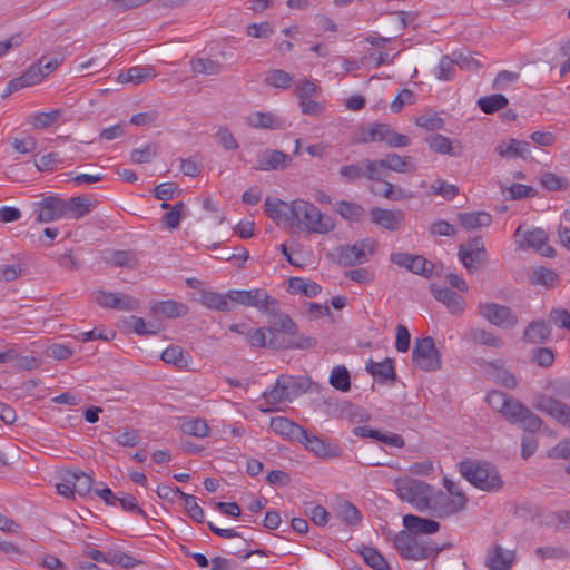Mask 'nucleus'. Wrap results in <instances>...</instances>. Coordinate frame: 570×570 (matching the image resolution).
<instances>
[{"label": "nucleus", "instance_id": "obj_6", "mask_svg": "<svg viewBox=\"0 0 570 570\" xmlns=\"http://www.w3.org/2000/svg\"><path fill=\"white\" fill-rule=\"evenodd\" d=\"M468 499L465 494H458L452 498L449 493L440 489L431 487V492L428 500L426 511L435 518H449L466 507Z\"/></svg>", "mask_w": 570, "mask_h": 570}, {"label": "nucleus", "instance_id": "obj_60", "mask_svg": "<svg viewBox=\"0 0 570 570\" xmlns=\"http://www.w3.org/2000/svg\"><path fill=\"white\" fill-rule=\"evenodd\" d=\"M128 325L138 335H153L159 332L158 325L146 322L142 317L138 316H130Z\"/></svg>", "mask_w": 570, "mask_h": 570}, {"label": "nucleus", "instance_id": "obj_42", "mask_svg": "<svg viewBox=\"0 0 570 570\" xmlns=\"http://www.w3.org/2000/svg\"><path fill=\"white\" fill-rule=\"evenodd\" d=\"M364 562L373 570H391L385 558L373 547L362 546L358 549Z\"/></svg>", "mask_w": 570, "mask_h": 570}, {"label": "nucleus", "instance_id": "obj_18", "mask_svg": "<svg viewBox=\"0 0 570 570\" xmlns=\"http://www.w3.org/2000/svg\"><path fill=\"white\" fill-rule=\"evenodd\" d=\"M459 256L462 264L469 269H476L487 262L488 255L483 239L474 237L465 245L460 246Z\"/></svg>", "mask_w": 570, "mask_h": 570}, {"label": "nucleus", "instance_id": "obj_30", "mask_svg": "<svg viewBox=\"0 0 570 570\" xmlns=\"http://www.w3.org/2000/svg\"><path fill=\"white\" fill-rule=\"evenodd\" d=\"M383 159L386 169L391 171L409 174L414 173L417 169V165L411 156H401L395 153H390L386 154Z\"/></svg>", "mask_w": 570, "mask_h": 570}, {"label": "nucleus", "instance_id": "obj_48", "mask_svg": "<svg viewBox=\"0 0 570 570\" xmlns=\"http://www.w3.org/2000/svg\"><path fill=\"white\" fill-rule=\"evenodd\" d=\"M539 183L549 191H562L569 188V181L566 177L558 176L551 171L543 173L539 178Z\"/></svg>", "mask_w": 570, "mask_h": 570}, {"label": "nucleus", "instance_id": "obj_55", "mask_svg": "<svg viewBox=\"0 0 570 570\" xmlns=\"http://www.w3.org/2000/svg\"><path fill=\"white\" fill-rule=\"evenodd\" d=\"M107 564L119 566L124 569H132L136 566L141 564V561L122 551L110 550L108 551Z\"/></svg>", "mask_w": 570, "mask_h": 570}, {"label": "nucleus", "instance_id": "obj_5", "mask_svg": "<svg viewBox=\"0 0 570 570\" xmlns=\"http://www.w3.org/2000/svg\"><path fill=\"white\" fill-rule=\"evenodd\" d=\"M394 548L407 560H425L436 556L441 549L430 541L423 540L407 530L399 532L393 539Z\"/></svg>", "mask_w": 570, "mask_h": 570}, {"label": "nucleus", "instance_id": "obj_8", "mask_svg": "<svg viewBox=\"0 0 570 570\" xmlns=\"http://www.w3.org/2000/svg\"><path fill=\"white\" fill-rule=\"evenodd\" d=\"M413 365L424 372H434L441 368V354L430 336L416 338L412 351Z\"/></svg>", "mask_w": 570, "mask_h": 570}, {"label": "nucleus", "instance_id": "obj_38", "mask_svg": "<svg viewBox=\"0 0 570 570\" xmlns=\"http://www.w3.org/2000/svg\"><path fill=\"white\" fill-rule=\"evenodd\" d=\"M465 338L472 343L499 348L503 341L492 332L480 327H472L465 333Z\"/></svg>", "mask_w": 570, "mask_h": 570}, {"label": "nucleus", "instance_id": "obj_4", "mask_svg": "<svg viewBox=\"0 0 570 570\" xmlns=\"http://www.w3.org/2000/svg\"><path fill=\"white\" fill-rule=\"evenodd\" d=\"M304 392L305 387L298 379L281 375L271 390L263 392L262 395L268 406L261 405L259 411L263 413L277 411L279 404L292 402Z\"/></svg>", "mask_w": 570, "mask_h": 570}, {"label": "nucleus", "instance_id": "obj_36", "mask_svg": "<svg viewBox=\"0 0 570 570\" xmlns=\"http://www.w3.org/2000/svg\"><path fill=\"white\" fill-rule=\"evenodd\" d=\"M366 371L376 380L381 382L394 381L395 372L393 366V361L391 358H385L383 362H374L370 360L366 363Z\"/></svg>", "mask_w": 570, "mask_h": 570}, {"label": "nucleus", "instance_id": "obj_52", "mask_svg": "<svg viewBox=\"0 0 570 570\" xmlns=\"http://www.w3.org/2000/svg\"><path fill=\"white\" fill-rule=\"evenodd\" d=\"M431 150L442 155L458 156L452 146V140L443 135H434L426 139Z\"/></svg>", "mask_w": 570, "mask_h": 570}, {"label": "nucleus", "instance_id": "obj_49", "mask_svg": "<svg viewBox=\"0 0 570 570\" xmlns=\"http://www.w3.org/2000/svg\"><path fill=\"white\" fill-rule=\"evenodd\" d=\"M490 375L494 382L507 389L514 390L518 386V379L503 366L492 364Z\"/></svg>", "mask_w": 570, "mask_h": 570}, {"label": "nucleus", "instance_id": "obj_26", "mask_svg": "<svg viewBox=\"0 0 570 570\" xmlns=\"http://www.w3.org/2000/svg\"><path fill=\"white\" fill-rule=\"evenodd\" d=\"M42 72V68H39L38 66L30 67L24 73H22V76L9 81L7 91L2 96L7 97L8 95L24 87L39 83L45 78Z\"/></svg>", "mask_w": 570, "mask_h": 570}, {"label": "nucleus", "instance_id": "obj_11", "mask_svg": "<svg viewBox=\"0 0 570 570\" xmlns=\"http://www.w3.org/2000/svg\"><path fill=\"white\" fill-rule=\"evenodd\" d=\"M229 298L232 299V308L234 304H238L246 307H255L262 314L264 312H273L274 309L275 298L268 295L263 288L229 291Z\"/></svg>", "mask_w": 570, "mask_h": 570}, {"label": "nucleus", "instance_id": "obj_24", "mask_svg": "<svg viewBox=\"0 0 570 570\" xmlns=\"http://www.w3.org/2000/svg\"><path fill=\"white\" fill-rule=\"evenodd\" d=\"M247 126L255 129L277 130L283 127L281 118L271 111H254L246 116Z\"/></svg>", "mask_w": 570, "mask_h": 570}, {"label": "nucleus", "instance_id": "obj_27", "mask_svg": "<svg viewBox=\"0 0 570 570\" xmlns=\"http://www.w3.org/2000/svg\"><path fill=\"white\" fill-rule=\"evenodd\" d=\"M403 525L413 534H433L439 531L440 523L432 520L426 519L413 514H407L403 517Z\"/></svg>", "mask_w": 570, "mask_h": 570}, {"label": "nucleus", "instance_id": "obj_1", "mask_svg": "<svg viewBox=\"0 0 570 570\" xmlns=\"http://www.w3.org/2000/svg\"><path fill=\"white\" fill-rule=\"evenodd\" d=\"M268 317L267 333L269 335V347L274 350L299 348L307 350L316 344L309 336H298L297 326L287 315L279 312L278 301L274 299L273 312H264Z\"/></svg>", "mask_w": 570, "mask_h": 570}, {"label": "nucleus", "instance_id": "obj_54", "mask_svg": "<svg viewBox=\"0 0 570 570\" xmlns=\"http://www.w3.org/2000/svg\"><path fill=\"white\" fill-rule=\"evenodd\" d=\"M180 431L186 435L205 438L209 433V426L207 425L205 420L193 419L183 422L180 424Z\"/></svg>", "mask_w": 570, "mask_h": 570}, {"label": "nucleus", "instance_id": "obj_14", "mask_svg": "<svg viewBox=\"0 0 570 570\" xmlns=\"http://www.w3.org/2000/svg\"><path fill=\"white\" fill-rule=\"evenodd\" d=\"M505 419L512 424H517L522 430L531 433L539 431L543 423L540 416L533 413L519 400H515L509 405Z\"/></svg>", "mask_w": 570, "mask_h": 570}, {"label": "nucleus", "instance_id": "obj_2", "mask_svg": "<svg viewBox=\"0 0 570 570\" xmlns=\"http://www.w3.org/2000/svg\"><path fill=\"white\" fill-rule=\"evenodd\" d=\"M294 218L292 227L303 229L312 234H328L335 228L331 216L322 214L311 202L302 198L293 200Z\"/></svg>", "mask_w": 570, "mask_h": 570}, {"label": "nucleus", "instance_id": "obj_45", "mask_svg": "<svg viewBox=\"0 0 570 570\" xmlns=\"http://www.w3.org/2000/svg\"><path fill=\"white\" fill-rule=\"evenodd\" d=\"M476 104L484 114L491 115L505 108L509 100L501 94H494L481 97Z\"/></svg>", "mask_w": 570, "mask_h": 570}, {"label": "nucleus", "instance_id": "obj_29", "mask_svg": "<svg viewBox=\"0 0 570 570\" xmlns=\"http://www.w3.org/2000/svg\"><path fill=\"white\" fill-rule=\"evenodd\" d=\"M431 292L435 299L443 303L450 313L461 314L464 309V301L455 292L449 288H441L435 285L431 286Z\"/></svg>", "mask_w": 570, "mask_h": 570}, {"label": "nucleus", "instance_id": "obj_23", "mask_svg": "<svg viewBox=\"0 0 570 570\" xmlns=\"http://www.w3.org/2000/svg\"><path fill=\"white\" fill-rule=\"evenodd\" d=\"M515 560V552L513 550L504 549L495 544L487 556V567L490 570H510Z\"/></svg>", "mask_w": 570, "mask_h": 570}, {"label": "nucleus", "instance_id": "obj_20", "mask_svg": "<svg viewBox=\"0 0 570 570\" xmlns=\"http://www.w3.org/2000/svg\"><path fill=\"white\" fill-rule=\"evenodd\" d=\"M292 163L291 157L281 151L274 149H267L257 156L256 170L271 171V170H284Z\"/></svg>", "mask_w": 570, "mask_h": 570}, {"label": "nucleus", "instance_id": "obj_3", "mask_svg": "<svg viewBox=\"0 0 570 570\" xmlns=\"http://www.w3.org/2000/svg\"><path fill=\"white\" fill-rule=\"evenodd\" d=\"M460 473L475 488L497 492L503 487L499 471L488 462L465 460L460 463Z\"/></svg>", "mask_w": 570, "mask_h": 570}, {"label": "nucleus", "instance_id": "obj_25", "mask_svg": "<svg viewBox=\"0 0 570 570\" xmlns=\"http://www.w3.org/2000/svg\"><path fill=\"white\" fill-rule=\"evenodd\" d=\"M495 153L502 158L511 159L520 157L527 159L530 157V145L524 140L510 139L508 141L500 142L495 147Z\"/></svg>", "mask_w": 570, "mask_h": 570}, {"label": "nucleus", "instance_id": "obj_31", "mask_svg": "<svg viewBox=\"0 0 570 570\" xmlns=\"http://www.w3.org/2000/svg\"><path fill=\"white\" fill-rule=\"evenodd\" d=\"M199 302L207 308L228 312L232 309V299L229 298V292L220 294L210 291H204L200 293Z\"/></svg>", "mask_w": 570, "mask_h": 570}, {"label": "nucleus", "instance_id": "obj_61", "mask_svg": "<svg viewBox=\"0 0 570 570\" xmlns=\"http://www.w3.org/2000/svg\"><path fill=\"white\" fill-rule=\"evenodd\" d=\"M365 159L356 164L346 165L340 168V175L347 183H354L361 178H365Z\"/></svg>", "mask_w": 570, "mask_h": 570}, {"label": "nucleus", "instance_id": "obj_59", "mask_svg": "<svg viewBox=\"0 0 570 570\" xmlns=\"http://www.w3.org/2000/svg\"><path fill=\"white\" fill-rule=\"evenodd\" d=\"M381 183H382V189L373 191L381 197H384V198L391 199V200H401V199H406V198L412 197L411 194H407L400 186L393 185L386 180H383Z\"/></svg>", "mask_w": 570, "mask_h": 570}, {"label": "nucleus", "instance_id": "obj_22", "mask_svg": "<svg viewBox=\"0 0 570 570\" xmlns=\"http://www.w3.org/2000/svg\"><path fill=\"white\" fill-rule=\"evenodd\" d=\"M269 428L275 434L282 436L285 440L294 442H298L305 430L299 424L283 416L271 419Z\"/></svg>", "mask_w": 570, "mask_h": 570}, {"label": "nucleus", "instance_id": "obj_37", "mask_svg": "<svg viewBox=\"0 0 570 570\" xmlns=\"http://www.w3.org/2000/svg\"><path fill=\"white\" fill-rule=\"evenodd\" d=\"M335 515L346 525L354 527L361 523V511L348 501L337 502L334 507Z\"/></svg>", "mask_w": 570, "mask_h": 570}, {"label": "nucleus", "instance_id": "obj_16", "mask_svg": "<svg viewBox=\"0 0 570 570\" xmlns=\"http://www.w3.org/2000/svg\"><path fill=\"white\" fill-rule=\"evenodd\" d=\"M94 301L102 308H112L125 312L136 311L139 307V301L125 293L97 291L94 293Z\"/></svg>", "mask_w": 570, "mask_h": 570}, {"label": "nucleus", "instance_id": "obj_56", "mask_svg": "<svg viewBox=\"0 0 570 570\" xmlns=\"http://www.w3.org/2000/svg\"><path fill=\"white\" fill-rule=\"evenodd\" d=\"M158 155V146L156 144H148L142 147L136 148L130 153V159L135 164H147L153 161Z\"/></svg>", "mask_w": 570, "mask_h": 570}, {"label": "nucleus", "instance_id": "obj_46", "mask_svg": "<svg viewBox=\"0 0 570 570\" xmlns=\"http://www.w3.org/2000/svg\"><path fill=\"white\" fill-rule=\"evenodd\" d=\"M264 82L268 87L287 89L293 82V76L281 69H272L267 71Z\"/></svg>", "mask_w": 570, "mask_h": 570}, {"label": "nucleus", "instance_id": "obj_63", "mask_svg": "<svg viewBox=\"0 0 570 570\" xmlns=\"http://www.w3.org/2000/svg\"><path fill=\"white\" fill-rule=\"evenodd\" d=\"M414 124L417 127L435 131L444 127V120L436 114H424L415 117Z\"/></svg>", "mask_w": 570, "mask_h": 570}, {"label": "nucleus", "instance_id": "obj_39", "mask_svg": "<svg viewBox=\"0 0 570 570\" xmlns=\"http://www.w3.org/2000/svg\"><path fill=\"white\" fill-rule=\"evenodd\" d=\"M458 220L465 229L488 227L492 223V216L487 212H471L458 214Z\"/></svg>", "mask_w": 570, "mask_h": 570}, {"label": "nucleus", "instance_id": "obj_51", "mask_svg": "<svg viewBox=\"0 0 570 570\" xmlns=\"http://www.w3.org/2000/svg\"><path fill=\"white\" fill-rule=\"evenodd\" d=\"M336 210L343 218L353 222H360L365 213L361 205L346 200L338 202Z\"/></svg>", "mask_w": 570, "mask_h": 570}, {"label": "nucleus", "instance_id": "obj_9", "mask_svg": "<svg viewBox=\"0 0 570 570\" xmlns=\"http://www.w3.org/2000/svg\"><path fill=\"white\" fill-rule=\"evenodd\" d=\"M377 242L373 238H365L353 245H344L338 248V263L344 266L363 264L375 253Z\"/></svg>", "mask_w": 570, "mask_h": 570}, {"label": "nucleus", "instance_id": "obj_32", "mask_svg": "<svg viewBox=\"0 0 570 570\" xmlns=\"http://www.w3.org/2000/svg\"><path fill=\"white\" fill-rule=\"evenodd\" d=\"M155 77L156 72L154 68L135 66L129 68L126 72L119 73V76L117 77V81L119 83L140 85Z\"/></svg>", "mask_w": 570, "mask_h": 570}, {"label": "nucleus", "instance_id": "obj_34", "mask_svg": "<svg viewBox=\"0 0 570 570\" xmlns=\"http://www.w3.org/2000/svg\"><path fill=\"white\" fill-rule=\"evenodd\" d=\"M322 291L316 282L304 277H291L288 279V292L292 294H301L306 297H315Z\"/></svg>", "mask_w": 570, "mask_h": 570}, {"label": "nucleus", "instance_id": "obj_41", "mask_svg": "<svg viewBox=\"0 0 570 570\" xmlns=\"http://www.w3.org/2000/svg\"><path fill=\"white\" fill-rule=\"evenodd\" d=\"M90 199L85 196H76L65 200V216L80 218L90 212Z\"/></svg>", "mask_w": 570, "mask_h": 570}, {"label": "nucleus", "instance_id": "obj_64", "mask_svg": "<svg viewBox=\"0 0 570 570\" xmlns=\"http://www.w3.org/2000/svg\"><path fill=\"white\" fill-rule=\"evenodd\" d=\"M180 498L184 500L185 509L189 518L199 523L204 522V511L197 504L196 498L185 492H180Z\"/></svg>", "mask_w": 570, "mask_h": 570}, {"label": "nucleus", "instance_id": "obj_15", "mask_svg": "<svg viewBox=\"0 0 570 570\" xmlns=\"http://www.w3.org/2000/svg\"><path fill=\"white\" fill-rule=\"evenodd\" d=\"M514 237L518 238L517 242L520 249L532 248L543 256H554V249L547 245L548 235L541 228L523 232L520 225L514 233Z\"/></svg>", "mask_w": 570, "mask_h": 570}, {"label": "nucleus", "instance_id": "obj_28", "mask_svg": "<svg viewBox=\"0 0 570 570\" xmlns=\"http://www.w3.org/2000/svg\"><path fill=\"white\" fill-rule=\"evenodd\" d=\"M551 335V328L547 321L535 320L532 321L523 332V340L531 344H543Z\"/></svg>", "mask_w": 570, "mask_h": 570}, {"label": "nucleus", "instance_id": "obj_35", "mask_svg": "<svg viewBox=\"0 0 570 570\" xmlns=\"http://www.w3.org/2000/svg\"><path fill=\"white\" fill-rule=\"evenodd\" d=\"M161 360L178 370H188L190 355L178 345H170L161 353Z\"/></svg>", "mask_w": 570, "mask_h": 570}, {"label": "nucleus", "instance_id": "obj_50", "mask_svg": "<svg viewBox=\"0 0 570 570\" xmlns=\"http://www.w3.org/2000/svg\"><path fill=\"white\" fill-rule=\"evenodd\" d=\"M330 384L341 391L347 392L351 389L350 373L345 366H335L330 375Z\"/></svg>", "mask_w": 570, "mask_h": 570}, {"label": "nucleus", "instance_id": "obj_57", "mask_svg": "<svg viewBox=\"0 0 570 570\" xmlns=\"http://www.w3.org/2000/svg\"><path fill=\"white\" fill-rule=\"evenodd\" d=\"M515 400L512 397L507 396L504 393L500 391H491L487 395V402L488 404L500 412L504 417L505 413H508V407L510 404H512Z\"/></svg>", "mask_w": 570, "mask_h": 570}, {"label": "nucleus", "instance_id": "obj_33", "mask_svg": "<svg viewBox=\"0 0 570 570\" xmlns=\"http://www.w3.org/2000/svg\"><path fill=\"white\" fill-rule=\"evenodd\" d=\"M186 305L178 303L176 301H160L155 302L150 306V312L154 315L164 316L167 318H176L179 316H184L187 314Z\"/></svg>", "mask_w": 570, "mask_h": 570}, {"label": "nucleus", "instance_id": "obj_10", "mask_svg": "<svg viewBox=\"0 0 570 570\" xmlns=\"http://www.w3.org/2000/svg\"><path fill=\"white\" fill-rule=\"evenodd\" d=\"M298 443L302 444L306 451L322 460L337 459L343 455V449L338 443L331 442L327 439L311 433L306 429L303 435H301Z\"/></svg>", "mask_w": 570, "mask_h": 570}, {"label": "nucleus", "instance_id": "obj_44", "mask_svg": "<svg viewBox=\"0 0 570 570\" xmlns=\"http://www.w3.org/2000/svg\"><path fill=\"white\" fill-rule=\"evenodd\" d=\"M61 115V109H55L49 112H35L28 117V124L36 129H46L56 124Z\"/></svg>", "mask_w": 570, "mask_h": 570}, {"label": "nucleus", "instance_id": "obj_12", "mask_svg": "<svg viewBox=\"0 0 570 570\" xmlns=\"http://www.w3.org/2000/svg\"><path fill=\"white\" fill-rule=\"evenodd\" d=\"M479 314L492 325L510 330L513 328L519 318L517 314L505 305L497 303H481L479 304Z\"/></svg>", "mask_w": 570, "mask_h": 570}, {"label": "nucleus", "instance_id": "obj_7", "mask_svg": "<svg viewBox=\"0 0 570 570\" xmlns=\"http://www.w3.org/2000/svg\"><path fill=\"white\" fill-rule=\"evenodd\" d=\"M431 484L414 479L395 480V490L401 500L412 504L417 511L425 512Z\"/></svg>", "mask_w": 570, "mask_h": 570}, {"label": "nucleus", "instance_id": "obj_43", "mask_svg": "<svg viewBox=\"0 0 570 570\" xmlns=\"http://www.w3.org/2000/svg\"><path fill=\"white\" fill-rule=\"evenodd\" d=\"M531 282L534 285H541L547 288H553L559 283V276L553 269L540 266L533 268Z\"/></svg>", "mask_w": 570, "mask_h": 570}, {"label": "nucleus", "instance_id": "obj_13", "mask_svg": "<svg viewBox=\"0 0 570 570\" xmlns=\"http://www.w3.org/2000/svg\"><path fill=\"white\" fill-rule=\"evenodd\" d=\"M532 405L535 410L547 414L557 423L570 429V406L559 399L539 394L535 396Z\"/></svg>", "mask_w": 570, "mask_h": 570}, {"label": "nucleus", "instance_id": "obj_62", "mask_svg": "<svg viewBox=\"0 0 570 570\" xmlns=\"http://www.w3.org/2000/svg\"><path fill=\"white\" fill-rule=\"evenodd\" d=\"M540 560H562L569 558V552L563 547H539L534 551Z\"/></svg>", "mask_w": 570, "mask_h": 570}, {"label": "nucleus", "instance_id": "obj_19", "mask_svg": "<svg viewBox=\"0 0 570 570\" xmlns=\"http://www.w3.org/2000/svg\"><path fill=\"white\" fill-rule=\"evenodd\" d=\"M371 222L386 230H399L405 222V214L401 209H386L374 207L370 212Z\"/></svg>", "mask_w": 570, "mask_h": 570}, {"label": "nucleus", "instance_id": "obj_47", "mask_svg": "<svg viewBox=\"0 0 570 570\" xmlns=\"http://www.w3.org/2000/svg\"><path fill=\"white\" fill-rule=\"evenodd\" d=\"M71 481H72V490H75V493L85 497L87 495L92 488V479L87 473L82 472L81 470H72L69 471Z\"/></svg>", "mask_w": 570, "mask_h": 570}, {"label": "nucleus", "instance_id": "obj_58", "mask_svg": "<svg viewBox=\"0 0 570 570\" xmlns=\"http://www.w3.org/2000/svg\"><path fill=\"white\" fill-rule=\"evenodd\" d=\"M387 169L384 159H365V178L375 181H383Z\"/></svg>", "mask_w": 570, "mask_h": 570}, {"label": "nucleus", "instance_id": "obj_40", "mask_svg": "<svg viewBox=\"0 0 570 570\" xmlns=\"http://www.w3.org/2000/svg\"><path fill=\"white\" fill-rule=\"evenodd\" d=\"M194 73L204 76H218L223 71V65L210 58H193L189 62Z\"/></svg>", "mask_w": 570, "mask_h": 570}, {"label": "nucleus", "instance_id": "obj_17", "mask_svg": "<svg viewBox=\"0 0 570 570\" xmlns=\"http://www.w3.org/2000/svg\"><path fill=\"white\" fill-rule=\"evenodd\" d=\"M33 213L36 220L41 224L60 219L65 217V200L59 197L47 196L33 204Z\"/></svg>", "mask_w": 570, "mask_h": 570}, {"label": "nucleus", "instance_id": "obj_53", "mask_svg": "<svg viewBox=\"0 0 570 570\" xmlns=\"http://www.w3.org/2000/svg\"><path fill=\"white\" fill-rule=\"evenodd\" d=\"M8 144L14 153L20 155H27L33 153L37 148V140L30 135L22 137H12L8 139Z\"/></svg>", "mask_w": 570, "mask_h": 570}, {"label": "nucleus", "instance_id": "obj_21", "mask_svg": "<svg viewBox=\"0 0 570 570\" xmlns=\"http://www.w3.org/2000/svg\"><path fill=\"white\" fill-rule=\"evenodd\" d=\"M265 212L267 216L273 219L277 225L282 223L293 224L294 210L293 200L284 202L277 198H267L265 200Z\"/></svg>", "mask_w": 570, "mask_h": 570}]
</instances>
